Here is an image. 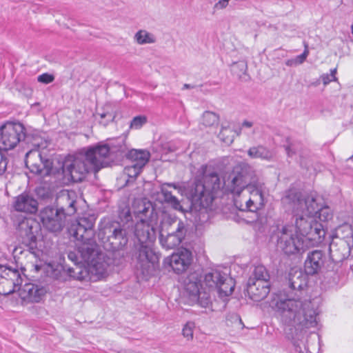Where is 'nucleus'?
<instances>
[{
	"instance_id": "obj_1",
	"label": "nucleus",
	"mask_w": 353,
	"mask_h": 353,
	"mask_svg": "<svg viewBox=\"0 0 353 353\" xmlns=\"http://www.w3.org/2000/svg\"><path fill=\"white\" fill-rule=\"evenodd\" d=\"M203 174L190 192L193 205L207 208L223 188L234 195L235 206L241 211L256 212L264 205V184L258 181L254 171L247 164L234 167L227 179L221 182L217 173L201 168Z\"/></svg>"
},
{
	"instance_id": "obj_25",
	"label": "nucleus",
	"mask_w": 353,
	"mask_h": 353,
	"mask_svg": "<svg viewBox=\"0 0 353 353\" xmlns=\"http://www.w3.org/2000/svg\"><path fill=\"white\" fill-rule=\"evenodd\" d=\"M168 187L173 188L176 190H178L179 192H181V189L179 186L176 185L175 183H163L161 186V194L163 197V201L169 203L174 209L182 211L183 208L180 203L179 199L174 195H172V192L168 190Z\"/></svg>"
},
{
	"instance_id": "obj_44",
	"label": "nucleus",
	"mask_w": 353,
	"mask_h": 353,
	"mask_svg": "<svg viewBox=\"0 0 353 353\" xmlns=\"http://www.w3.org/2000/svg\"><path fill=\"white\" fill-rule=\"evenodd\" d=\"M247 69V64L244 61H240L236 63H235L233 65L232 70L234 72H236L239 77H241V74L238 72V70L242 73H245Z\"/></svg>"
},
{
	"instance_id": "obj_24",
	"label": "nucleus",
	"mask_w": 353,
	"mask_h": 353,
	"mask_svg": "<svg viewBox=\"0 0 353 353\" xmlns=\"http://www.w3.org/2000/svg\"><path fill=\"white\" fill-rule=\"evenodd\" d=\"M134 214L137 217L141 219H146L149 221L157 222V214L155 212L152 203L149 201H139L134 207Z\"/></svg>"
},
{
	"instance_id": "obj_8",
	"label": "nucleus",
	"mask_w": 353,
	"mask_h": 353,
	"mask_svg": "<svg viewBox=\"0 0 353 353\" xmlns=\"http://www.w3.org/2000/svg\"><path fill=\"white\" fill-rule=\"evenodd\" d=\"M277 246L286 254H294L303 252L308 246L303 236L297 233L293 225H283L278 228Z\"/></svg>"
},
{
	"instance_id": "obj_4",
	"label": "nucleus",
	"mask_w": 353,
	"mask_h": 353,
	"mask_svg": "<svg viewBox=\"0 0 353 353\" xmlns=\"http://www.w3.org/2000/svg\"><path fill=\"white\" fill-rule=\"evenodd\" d=\"M157 223V222L141 219L137 222L134 227V234L140 243L137 268L140 270L144 276H148L152 272L154 264L157 260V256L152 248L156 239L154 226Z\"/></svg>"
},
{
	"instance_id": "obj_31",
	"label": "nucleus",
	"mask_w": 353,
	"mask_h": 353,
	"mask_svg": "<svg viewBox=\"0 0 353 353\" xmlns=\"http://www.w3.org/2000/svg\"><path fill=\"white\" fill-rule=\"evenodd\" d=\"M270 274L266 268L263 265L256 266L253 272L252 275L250 277V282H264L266 284H270Z\"/></svg>"
},
{
	"instance_id": "obj_26",
	"label": "nucleus",
	"mask_w": 353,
	"mask_h": 353,
	"mask_svg": "<svg viewBox=\"0 0 353 353\" xmlns=\"http://www.w3.org/2000/svg\"><path fill=\"white\" fill-rule=\"evenodd\" d=\"M74 195V192L65 191L63 192L58 197V203L61 205L59 210L65 215H70L76 212L74 207L76 201L72 199Z\"/></svg>"
},
{
	"instance_id": "obj_2",
	"label": "nucleus",
	"mask_w": 353,
	"mask_h": 353,
	"mask_svg": "<svg viewBox=\"0 0 353 353\" xmlns=\"http://www.w3.org/2000/svg\"><path fill=\"white\" fill-rule=\"evenodd\" d=\"M270 305L285 325L287 337L294 341L297 352L304 353L299 341L304 339L307 330L317 325V313L311 301L292 297L273 300Z\"/></svg>"
},
{
	"instance_id": "obj_5",
	"label": "nucleus",
	"mask_w": 353,
	"mask_h": 353,
	"mask_svg": "<svg viewBox=\"0 0 353 353\" xmlns=\"http://www.w3.org/2000/svg\"><path fill=\"white\" fill-rule=\"evenodd\" d=\"M321 198L314 192L303 193L295 189L288 190L282 199L286 208L294 216H316Z\"/></svg>"
},
{
	"instance_id": "obj_39",
	"label": "nucleus",
	"mask_w": 353,
	"mask_h": 353,
	"mask_svg": "<svg viewBox=\"0 0 353 353\" xmlns=\"http://www.w3.org/2000/svg\"><path fill=\"white\" fill-rule=\"evenodd\" d=\"M192 302L199 303L203 307H209L211 305V299L208 293L201 291L198 294V300H193Z\"/></svg>"
},
{
	"instance_id": "obj_38",
	"label": "nucleus",
	"mask_w": 353,
	"mask_h": 353,
	"mask_svg": "<svg viewBox=\"0 0 353 353\" xmlns=\"http://www.w3.org/2000/svg\"><path fill=\"white\" fill-rule=\"evenodd\" d=\"M309 54L308 46L305 44V50L301 55L296 56L294 58L288 59L285 61V65L289 67H294L302 64L307 59Z\"/></svg>"
},
{
	"instance_id": "obj_43",
	"label": "nucleus",
	"mask_w": 353,
	"mask_h": 353,
	"mask_svg": "<svg viewBox=\"0 0 353 353\" xmlns=\"http://www.w3.org/2000/svg\"><path fill=\"white\" fill-rule=\"evenodd\" d=\"M142 168H138V166L132 164V165L128 166L125 168V172L130 177H137L141 172Z\"/></svg>"
},
{
	"instance_id": "obj_3",
	"label": "nucleus",
	"mask_w": 353,
	"mask_h": 353,
	"mask_svg": "<svg viewBox=\"0 0 353 353\" xmlns=\"http://www.w3.org/2000/svg\"><path fill=\"white\" fill-rule=\"evenodd\" d=\"M110 153V148L107 144L90 148L84 154L65 159L62 165L63 174L68 180L82 181L89 173H97L107 166Z\"/></svg>"
},
{
	"instance_id": "obj_51",
	"label": "nucleus",
	"mask_w": 353,
	"mask_h": 353,
	"mask_svg": "<svg viewBox=\"0 0 353 353\" xmlns=\"http://www.w3.org/2000/svg\"><path fill=\"white\" fill-rule=\"evenodd\" d=\"M253 125V123L249 121H244L242 123L243 127L251 128Z\"/></svg>"
},
{
	"instance_id": "obj_28",
	"label": "nucleus",
	"mask_w": 353,
	"mask_h": 353,
	"mask_svg": "<svg viewBox=\"0 0 353 353\" xmlns=\"http://www.w3.org/2000/svg\"><path fill=\"white\" fill-rule=\"evenodd\" d=\"M200 286V282L194 275L190 276L185 281V291L191 301L198 300V294L201 292Z\"/></svg>"
},
{
	"instance_id": "obj_55",
	"label": "nucleus",
	"mask_w": 353,
	"mask_h": 353,
	"mask_svg": "<svg viewBox=\"0 0 353 353\" xmlns=\"http://www.w3.org/2000/svg\"><path fill=\"white\" fill-rule=\"evenodd\" d=\"M184 86H185V88H188V87H189V85H188V84H185V85H184Z\"/></svg>"
},
{
	"instance_id": "obj_47",
	"label": "nucleus",
	"mask_w": 353,
	"mask_h": 353,
	"mask_svg": "<svg viewBox=\"0 0 353 353\" xmlns=\"http://www.w3.org/2000/svg\"><path fill=\"white\" fill-rule=\"evenodd\" d=\"M41 269V267L39 265L34 264L32 263H30L26 265L25 267L22 268L23 271H34L36 272H39Z\"/></svg>"
},
{
	"instance_id": "obj_36",
	"label": "nucleus",
	"mask_w": 353,
	"mask_h": 353,
	"mask_svg": "<svg viewBox=\"0 0 353 353\" xmlns=\"http://www.w3.org/2000/svg\"><path fill=\"white\" fill-rule=\"evenodd\" d=\"M336 234L339 240L351 239L353 236V229L350 224L344 223L336 228Z\"/></svg>"
},
{
	"instance_id": "obj_53",
	"label": "nucleus",
	"mask_w": 353,
	"mask_h": 353,
	"mask_svg": "<svg viewBox=\"0 0 353 353\" xmlns=\"http://www.w3.org/2000/svg\"><path fill=\"white\" fill-rule=\"evenodd\" d=\"M303 345L304 349L306 350V353H309V352H308V350H307V348H306V347L305 346V345H304V344H303Z\"/></svg>"
},
{
	"instance_id": "obj_18",
	"label": "nucleus",
	"mask_w": 353,
	"mask_h": 353,
	"mask_svg": "<svg viewBox=\"0 0 353 353\" xmlns=\"http://www.w3.org/2000/svg\"><path fill=\"white\" fill-rule=\"evenodd\" d=\"M47 293L44 286L28 283L19 288V296L23 303H34L41 302Z\"/></svg>"
},
{
	"instance_id": "obj_30",
	"label": "nucleus",
	"mask_w": 353,
	"mask_h": 353,
	"mask_svg": "<svg viewBox=\"0 0 353 353\" xmlns=\"http://www.w3.org/2000/svg\"><path fill=\"white\" fill-rule=\"evenodd\" d=\"M220 117L216 112L205 111L201 116L199 123L205 128H216L219 125Z\"/></svg>"
},
{
	"instance_id": "obj_29",
	"label": "nucleus",
	"mask_w": 353,
	"mask_h": 353,
	"mask_svg": "<svg viewBox=\"0 0 353 353\" xmlns=\"http://www.w3.org/2000/svg\"><path fill=\"white\" fill-rule=\"evenodd\" d=\"M248 154L252 159H261L268 161L274 157L273 152L261 145L251 147L248 151Z\"/></svg>"
},
{
	"instance_id": "obj_56",
	"label": "nucleus",
	"mask_w": 353,
	"mask_h": 353,
	"mask_svg": "<svg viewBox=\"0 0 353 353\" xmlns=\"http://www.w3.org/2000/svg\"><path fill=\"white\" fill-rule=\"evenodd\" d=\"M34 145H37V146H39V144H38V143H34Z\"/></svg>"
},
{
	"instance_id": "obj_37",
	"label": "nucleus",
	"mask_w": 353,
	"mask_h": 353,
	"mask_svg": "<svg viewBox=\"0 0 353 353\" xmlns=\"http://www.w3.org/2000/svg\"><path fill=\"white\" fill-rule=\"evenodd\" d=\"M104 111L101 113H99V116L101 119L107 118V120L105 122L100 121V123L103 124L104 126H106L110 122H114L116 118V112L112 110V106L110 104H106L104 106Z\"/></svg>"
},
{
	"instance_id": "obj_49",
	"label": "nucleus",
	"mask_w": 353,
	"mask_h": 353,
	"mask_svg": "<svg viewBox=\"0 0 353 353\" xmlns=\"http://www.w3.org/2000/svg\"><path fill=\"white\" fill-rule=\"evenodd\" d=\"M230 0H219L215 5L214 8L216 9H223L227 7Z\"/></svg>"
},
{
	"instance_id": "obj_46",
	"label": "nucleus",
	"mask_w": 353,
	"mask_h": 353,
	"mask_svg": "<svg viewBox=\"0 0 353 353\" xmlns=\"http://www.w3.org/2000/svg\"><path fill=\"white\" fill-rule=\"evenodd\" d=\"M54 77L48 73L43 74L38 77V81L43 83H49L53 81Z\"/></svg>"
},
{
	"instance_id": "obj_22",
	"label": "nucleus",
	"mask_w": 353,
	"mask_h": 353,
	"mask_svg": "<svg viewBox=\"0 0 353 353\" xmlns=\"http://www.w3.org/2000/svg\"><path fill=\"white\" fill-rule=\"evenodd\" d=\"M38 203L28 194H21L14 199L13 207L15 210L27 213H34L37 210Z\"/></svg>"
},
{
	"instance_id": "obj_52",
	"label": "nucleus",
	"mask_w": 353,
	"mask_h": 353,
	"mask_svg": "<svg viewBox=\"0 0 353 353\" xmlns=\"http://www.w3.org/2000/svg\"><path fill=\"white\" fill-rule=\"evenodd\" d=\"M286 151H287V154L289 157H292V154H293V152L292 151V150L290 148H286Z\"/></svg>"
},
{
	"instance_id": "obj_21",
	"label": "nucleus",
	"mask_w": 353,
	"mask_h": 353,
	"mask_svg": "<svg viewBox=\"0 0 353 353\" xmlns=\"http://www.w3.org/2000/svg\"><path fill=\"white\" fill-rule=\"evenodd\" d=\"M330 256L334 263H339L347 259L350 253V248L345 240L333 241L330 245Z\"/></svg>"
},
{
	"instance_id": "obj_11",
	"label": "nucleus",
	"mask_w": 353,
	"mask_h": 353,
	"mask_svg": "<svg viewBox=\"0 0 353 353\" xmlns=\"http://www.w3.org/2000/svg\"><path fill=\"white\" fill-rule=\"evenodd\" d=\"M203 282L209 289L216 290L221 298L230 296L235 287V282L231 277L218 270L206 274Z\"/></svg>"
},
{
	"instance_id": "obj_12",
	"label": "nucleus",
	"mask_w": 353,
	"mask_h": 353,
	"mask_svg": "<svg viewBox=\"0 0 353 353\" xmlns=\"http://www.w3.org/2000/svg\"><path fill=\"white\" fill-rule=\"evenodd\" d=\"M24 138L25 128L21 123H6L0 128V150H12Z\"/></svg>"
},
{
	"instance_id": "obj_16",
	"label": "nucleus",
	"mask_w": 353,
	"mask_h": 353,
	"mask_svg": "<svg viewBox=\"0 0 353 353\" xmlns=\"http://www.w3.org/2000/svg\"><path fill=\"white\" fill-rule=\"evenodd\" d=\"M89 257V259H83L88 263L89 279L95 281L105 278L108 274V264L105 260L104 255L97 254L94 248L93 254Z\"/></svg>"
},
{
	"instance_id": "obj_19",
	"label": "nucleus",
	"mask_w": 353,
	"mask_h": 353,
	"mask_svg": "<svg viewBox=\"0 0 353 353\" xmlns=\"http://www.w3.org/2000/svg\"><path fill=\"white\" fill-rule=\"evenodd\" d=\"M192 262V253L187 249H181L172 254L170 265L173 270L181 274L185 271Z\"/></svg>"
},
{
	"instance_id": "obj_6",
	"label": "nucleus",
	"mask_w": 353,
	"mask_h": 353,
	"mask_svg": "<svg viewBox=\"0 0 353 353\" xmlns=\"http://www.w3.org/2000/svg\"><path fill=\"white\" fill-rule=\"evenodd\" d=\"M93 227L94 219L83 217L72 223L69 228L70 234L79 241L77 245L83 259H89L90 255L93 254L95 246Z\"/></svg>"
},
{
	"instance_id": "obj_32",
	"label": "nucleus",
	"mask_w": 353,
	"mask_h": 353,
	"mask_svg": "<svg viewBox=\"0 0 353 353\" xmlns=\"http://www.w3.org/2000/svg\"><path fill=\"white\" fill-rule=\"evenodd\" d=\"M305 275L299 270H296L290 274V285L294 290L302 289L305 285Z\"/></svg>"
},
{
	"instance_id": "obj_40",
	"label": "nucleus",
	"mask_w": 353,
	"mask_h": 353,
	"mask_svg": "<svg viewBox=\"0 0 353 353\" xmlns=\"http://www.w3.org/2000/svg\"><path fill=\"white\" fill-rule=\"evenodd\" d=\"M318 218L320 221H326L330 219L332 216L330 209L327 206H323L319 201V209L318 210L317 214Z\"/></svg>"
},
{
	"instance_id": "obj_34",
	"label": "nucleus",
	"mask_w": 353,
	"mask_h": 353,
	"mask_svg": "<svg viewBox=\"0 0 353 353\" xmlns=\"http://www.w3.org/2000/svg\"><path fill=\"white\" fill-rule=\"evenodd\" d=\"M134 40L139 45L151 44L156 41L155 37L145 30H140L136 32Z\"/></svg>"
},
{
	"instance_id": "obj_23",
	"label": "nucleus",
	"mask_w": 353,
	"mask_h": 353,
	"mask_svg": "<svg viewBox=\"0 0 353 353\" xmlns=\"http://www.w3.org/2000/svg\"><path fill=\"white\" fill-rule=\"evenodd\" d=\"M270 284L264 282H248L247 292L249 297L254 301L263 300L270 292Z\"/></svg>"
},
{
	"instance_id": "obj_9",
	"label": "nucleus",
	"mask_w": 353,
	"mask_h": 353,
	"mask_svg": "<svg viewBox=\"0 0 353 353\" xmlns=\"http://www.w3.org/2000/svg\"><path fill=\"white\" fill-rule=\"evenodd\" d=\"M296 217L295 230L300 232L301 236L308 243L314 245L321 241L325 234L322 225L316 221V216H294Z\"/></svg>"
},
{
	"instance_id": "obj_14",
	"label": "nucleus",
	"mask_w": 353,
	"mask_h": 353,
	"mask_svg": "<svg viewBox=\"0 0 353 353\" xmlns=\"http://www.w3.org/2000/svg\"><path fill=\"white\" fill-rule=\"evenodd\" d=\"M26 165L30 171L36 174L47 176L50 174L52 163L45 159L39 150L32 149L26 154Z\"/></svg>"
},
{
	"instance_id": "obj_17",
	"label": "nucleus",
	"mask_w": 353,
	"mask_h": 353,
	"mask_svg": "<svg viewBox=\"0 0 353 353\" xmlns=\"http://www.w3.org/2000/svg\"><path fill=\"white\" fill-rule=\"evenodd\" d=\"M65 214L58 209L45 208L40 212L43 225L49 231L57 232L62 230Z\"/></svg>"
},
{
	"instance_id": "obj_50",
	"label": "nucleus",
	"mask_w": 353,
	"mask_h": 353,
	"mask_svg": "<svg viewBox=\"0 0 353 353\" xmlns=\"http://www.w3.org/2000/svg\"><path fill=\"white\" fill-rule=\"evenodd\" d=\"M68 257L70 261L74 262V264H77V262L78 261V258H77V254L74 252H69L68 254Z\"/></svg>"
},
{
	"instance_id": "obj_45",
	"label": "nucleus",
	"mask_w": 353,
	"mask_h": 353,
	"mask_svg": "<svg viewBox=\"0 0 353 353\" xmlns=\"http://www.w3.org/2000/svg\"><path fill=\"white\" fill-rule=\"evenodd\" d=\"M183 335L188 340L193 338V327L190 324H186L183 329Z\"/></svg>"
},
{
	"instance_id": "obj_48",
	"label": "nucleus",
	"mask_w": 353,
	"mask_h": 353,
	"mask_svg": "<svg viewBox=\"0 0 353 353\" xmlns=\"http://www.w3.org/2000/svg\"><path fill=\"white\" fill-rule=\"evenodd\" d=\"M7 167L6 159L3 157V154L0 152V175L2 174Z\"/></svg>"
},
{
	"instance_id": "obj_10",
	"label": "nucleus",
	"mask_w": 353,
	"mask_h": 353,
	"mask_svg": "<svg viewBox=\"0 0 353 353\" xmlns=\"http://www.w3.org/2000/svg\"><path fill=\"white\" fill-rule=\"evenodd\" d=\"M19 229L23 241L29 247V250L26 251L23 250L21 247H16L13 250V254L16 256L18 254L26 253V256L29 259L36 260L35 255L30 250L36 248L37 236L41 230L39 223L32 218L25 219L19 223Z\"/></svg>"
},
{
	"instance_id": "obj_54",
	"label": "nucleus",
	"mask_w": 353,
	"mask_h": 353,
	"mask_svg": "<svg viewBox=\"0 0 353 353\" xmlns=\"http://www.w3.org/2000/svg\"><path fill=\"white\" fill-rule=\"evenodd\" d=\"M348 160H350V161H353V155L350 158H349Z\"/></svg>"
},
{
	"instance_id": "obj_41",
	"label": "nucleus",
	"mask_w": 353,
	"mask_h": 353,
	"mask_svg": "<svg viewBox=\"0 0 353 353\" xmlns=\"http://www.w3.org/2000/svg\"><path fill=\"white\" fill-rule=\"evenodd\" d=\"M148 121V118L145 115H139L132 119L130 122V128L139 130L142 128Z\"/></svg>"
},
{
	"instance_id": "obj_20",
	"label": "nucleus",
	"mask_w": 353,
	"mask_h": 353,
	"mask_svg": "<svg viewBox=\"0 0 353 353\" xmlns=\"http://www.w3.org/2000/svg\"><path fill=\"white\" fill-rule=\"evenodd\" d=\"M324 255L320 250H314L307 254L305 261V271L307 274H316L324 265Z\"/></svg>"
},
{
	"instance_id": "obj_13",
	"label": "nucleus",
	"mask_w": 353,
	"mask_h": 353,
	"mask_svg": "<svg viewBox=\"0 0 353 353\" xmlns=\"http://www.w3.org/2000/svg\"><path fill=\"white\" fill-rule=\"evenodd\" d=\"M99 236L104 241V246L107 250H119L123 248L128 243L125 232L119 225L106 224L99 232Z\"/></svg>"
},
{
	"instance_id": "obj_7",
	"label": "nucleus",
	"mask_w": 353,
	"mask_h": 353,
	"mask_svg": "<svg viewBox=\"0 0 353 353\" xmlns=\"http://www.w3.org/2000/svg\"><path fill=\"white\" fill-rule=\"evenodd\" d=\"M186 229L184 223L176 217L165 214L159 228V241L166 249H173L184 239Z\"/></svg>"
},
{
	"instance_id": "obj_33",
	"label": "nucleus",
	"mask_w": 353,
	"mask_h": 353,
	"mask_svg": "<svg viewBox=\"0 0 353 353\" xmlns=\"http://www.w3.org/2000/svg\"><path fill=\"white\" fill-rule=\"evenodd\" d=\"M68 272L70 276L77 280L83 281L89 278L88 269L78 264H74L73 267L69 268Z\"/></svg>"
},
{
	"instance_id": "obj_15",
	"label": "nucleus",
	"mask_w": 353,
	"mask_h": 353,
	"mask_svg": "<svg viewBox=\"0 0 353 353\" xmlns=\"http://www.w3.org/2000/svg\"><path fill=\"white\" fill-rule=\"evenodd\" d=\"M21 281L17 270L0 265V294L6 296L13 293Z\"/></svg>"
},
{
	"instance_id": "obj_35",
	"label": "nucleus",
	"mask_w": 353,
	"mask_h": 353,
	"mask_svg": "<svg viewBox=\"0 0 353 353\" xmlns=\"http://www.w3.org/2000/svg\"><path fill=\"white\" fill-rule=\"evenodd\" d=\"M219 137L222 142L230 145L234 141V132L229 125H222L219 134Z\"/></svg>"
},
{
	"instance_id": "obj_42",
	"label": "nucleus",
	"mask_w": 353,
	"mask_h": 353,
	"mask_svg": "<svg viewBox=\"0 0 353 353\" xmlns=\"http://www.w3.org/2000/svg\"><path fill=\"white\" fill-rule=\"evenodd\" d=\"M336 71H337L336 68H334L333 70H331L330 74H323L321 77V78L323 81V83L325 85H327L331 81H337V78L336 77Z\"/></svg>"
},
{
	"instance_id": "obj_27",
	"label": "nucleus",
	"mask_w": 353,
	"mask_h": 353,
	"mask_svg": "<svg viewBox=\"0 0 353 353\" xmlns=\"http://www.w3.org/2000/svg\"><path fill=\"white\" fill-rule=\"evenodd\" d=\"M127 157L138 168H143L149 161L150 154L145 150L133 149L129 151Z\"/></svg>"
}]
</instances>
